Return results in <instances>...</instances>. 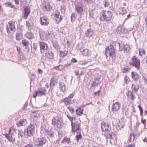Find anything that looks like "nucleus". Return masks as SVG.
I'll return each mask as SVG.
<instances>
[{"label":"nucleus","instance_id":"obj_1","mask_svg":"<svg viewBox=\"0 0 147 147\" xmlns=\"http://www.w3.org/2000/svg\"><path fill=\"white\" fill-rule=\"evenodd\" d=\"M41 131L48 138H52L54 136V133L51 130H49L48 127L45 125H42L41 127Z\"/></svg>","mask_w":147,"mask_h":147},{"label":"nucleus","instance_id":"obj_2","mask_svg":"<svg viewBox=\"0 0 147 147\" xmlns=\"http://www.w3.org/2000/svg\"><path fill=\"white\" fill-rule=\"evenodd\" d=\"M100 15V20L103 21L110 20L112 16V13L110 11H102Z\"/></svg>","mask_w":147,"mask_h":147},{"label":"nucleus","instance_id":"obj_3","mask_svg":"<svg viewBox=\"0 0 147 147\" xmlns=\"http://www.w3.org/2000/svg\"><path fill=\"white\" fill-rule=\"evenodd\" d=\"M35 127L33 124H30L24 130L25 135L28 136H32L35 132Z\"/></svg>","mask_w":147,"mask_h":147},{"label":"nucleus","instance_id":"obj_4","mask_svg":"<svg viewBox=\"0 0 147 147\" xmlns=\"http://www.w3.org/2000/svg\"><path fill=\"white\" fill-rule=\"evenodd\" d=\"M52 124L53 125L56 126L57 127L61 129L63 125L61 119L58 116L53 118L52 121Z\"/></svg>","mask_w":147,"mask_h":147},{"label":"nucleus","instance_id":"obj_5","mask_svg":"<svg viewBox=\"0 0 147 147\" xmlns=\"http://www.w3.org/2000/svg\"><path fill=\"white\" fill-rule=\"evenodd\" d=\"M115 53V50L113 46L110 45L106 47L105 52V55L106 57L110 56L112 57L114 56Z\"/></svg>","mask_w":147,"mask_h":147},{"label":"nucleus","instance_id":"obj_6","mask_svg":"<svg viewBox=\"0 0 147 147\" xmlns=\"http://www.w3.org/2000/svg\"><path fill=\"white\" fill-rule=\"evenodd\" d=\"M15 28V23L12 21H10L6 26V30L7 33L9 34L14 31Z\"/></svg>","mask_w":147,"mask_h":147},{"label":"nucleus","instance_id":"obj_7","mask_svg":"<svg viewBox=\"0 0 147 147\" xmlns=\"http://www.w3.org/2000/svg\"><path fill=\"white\" fill-rule=\"evenodd\" d=\"M71 131L73 132L79 131L80 130V124L78 122H71Z\"/></svg>","mask_w":147,"mask_h":147},{"label":"nucleus","instance_id":"obj_8","mask_svg":"<svg viewBox=\"0 0 147 147\" xmlns=\"http://www.w3.org/2000/svg\"><path fill=\"white\" fill-rule=\"evenodd\" d=\"M132 61L131 62L130 64L133 65L139 69L140 67V60L135 57H134L132 59Z\"/></svg>","mask_w":147,"mask_h":147},{"label":"nucleus","instance_id":"obj_9","mask_svg":"<svg viewBox=\"0 0 147 147\" xmlns=\"http://www.w3.org/2000/svg\"><path fill=\"white\" fill-rule=\"evenodd\" d=\"M59 12L58 10L55 11L54 13L53 14L55 20L56 22L59 24L61 21L62 19L61 16L59 15Z\"/></svg>","mask_w":147,"mask_h":147},{"label":"nucleus","instance_id":"obj_10","mask_svg":"<svg viewBox=\"0 0 147 147\" xmlns=\"http://www.w3.org/2000/svg\"><path fill=\"white\" fill-rule=\"evenodd\" d=\"M47 139L43 137L38 138L36 142V144L38 147L42 146L47 142Z\"/></svg>","mask_w":147,"mask_h":147},{"label":"nucleus","instance_id":"obj_11","mask_svg":"<svg viewBox=\"0 0 147 147\" xmlns=\"http://www.w3.org/2000/svg\"><path fill=\"white\" fill-rule=\"evenodd\" d=\"M42 8L43 10L48 11L51 9L52 6L49 2H46L42 5Z\"/></svg>","mask_w":147,"mask_h":147},{"label":"nucleus","instance_id":"obj_12","mask_svg":"<svg viewBox=\"0 0 147 147\" xmlns=\"http://www.w3.org/2000/svg\"><path fill=\"white\" fill-rule=\"evenodd\" d=\"M40 22L42 25L47 26L49 24L48 19L45 16L41 17L40 18Z\"/></svg>","mask_w":147,"mask_h":147},{"label":"nucleus","instance_id":"obj_13","mask_svg":"<svg viewBox=\"0 0 147 147\" xmlns=\"http://www.w3.org/2000/svg\"><path fill=\"white\" fill-rule=\"evenodd\" d=\"M99 78H95L94 79H91L89 82V85L90 87L96 86L99 82Z\"/></svg>","mask_w":147,"mask_h":147},{"label":"nucleus","instance_id":"obj_14","mask_svg":"<svg viewBox=\"0 0 147 147\" xmlns=\"http://www.w3.org/2000/svg\"><path fill=\"white\" fill-rule=\"evenodd\" d=\"M120 104L118 102L113 104L111 107L112 111H118L120 108Z\"/></svg>","mask_w":147,"mask_h":147},{"label":"nucleus","instance_id":"obj_15","mask_svg":"<svg viewBox=\"0 0 147 147\" xmlns=\"http://www.w3.org/2000/svg\"><path fill=\"white\" fill-rule=\"evenodd\" d=\"M102 130L104 131H107L111 129V127L107 123H102L101 125Z\"/></svg>","mask_w":147,"mask_h":147},{"label":"nucleus","instance_id":"obj_16","mask_svg":"<svg viewBox=\"0 0 147 147\" xmlns=\"http://www.w3.org/2000/svg\"><path fill=\"white\" fill-rule=\"evenodd\" d=\"M24 18L26 19L30 12V9L29 7L27 6H25L24 7Z\"/></svg>","mask_w":147,"mask_h":147},{"label":"nucleus","instance_id":"obj_17","mask_svg":"<svg viewBox=\"0 0 147 147\" xmlns=\"http://www.w3.org/2000/svg\"><path fill=\"white\" fill-rule=\"evenodd\" d=\"M116 31L117 33L120 34L126 33L128 32L127 30L123 27H118L117 28Z\"/></svg>","mask_w":147,"mask_h":147},{"label":"nucleus","instance_id":"obj_18","mask_svg":"<svg viewBox=\"0 0 147 147\" xmlns=\"http://www.w3.org/2000/svg\"><path fill=\"white\" fill-rule=\"evenodd\" d=\"M85 35L86 37H90L95 35L94 32L91 29H88L85 32Z\"/></svg>","mask_w":147,"mask_h":147},{"label":"nucleus","instance_id":"obj_19","mask_svg":"<svg viewBox=\"0 0 147 147\" xmlns=\"http://www.w3.org/2000/svg\"><path fill=\"white\" fill-rule=\"evenodd\" d=\"M80 51L84 56H88L90 55V53L88 50L86 49L81 48L80 49Z\"/></svg>","mask_w":147,"mask_h":147},{"label":"nucleus","instance_id":"obj_20","mask_svg":"<svg viewBox=\"0 0 147 147\" xmlns=\"http://www.w3.org/2000/svg\"><path fill=\"white\" fill-rule=\"evenodd\" d=\"M118 44L120 51L123 50L124 51V53H127L129 51L130 49V47L128 45H123L122 48V49H121V47H120V44L119 43Z\"/></svg>","mask_w":147,"mask_h":147},{"label":"nucleus","instance_id":"obj_21","mask_svg":"<svg viewBox=\"0 0 147 147\" xmlns=\"http://www.w3.org/2000/svg\"><path fill=\"white\" fill-rule=\"evenodd\" d=\"M39 45L40 46V49L41 50H47L48 48V46L47 44L44 42H39Z\"/></svg>","mask_w":147,"mask_h":147},{"label":"nucleus","instance_id":"obj_22","mask_svg":"<svg viewBox=\"0 0 147 147\" xmlns=\"http://www.w3.org/2000/svg\"><path fill=\"white\" fill-rule=\"evenodd\" d=\"M61 102H64V104L66 105H70L71 103V99L69 98V97H66L63 99L61 101Z\"/></svg>","mask_w":147,"mask_h":147},{"label":"nucleus","instance_id":"obj_23","mask_svg":"<svg viewBox=\"0 0 147 147\" xmlns=\"http://www.w3.org/2000/svg\"><path fill=\"white\" fill-rule=\"evenodd\" d=\"M31 117L34 120H37L39 118L40 115L36 112H32L30 113Z\"/></svg>","mask_w":147,"mask_h":147},{"label":"nucleus","instance_id":"obj_24","mask_svg":"<svg viewBox=\"0 0 147 147\" xmlns=\"http://www.w3.org/2000/svg\"><path fill=\"white\" fill-rule=\"evenodd\" d=\"M27 123V121L26 119H23L20 120L17 123V125L18 126H25Z\"/></svg>","mask_w":147,"mask_h":147},{"label":"nucleus","instance_id":"obj_25","mask_svg":"<svg viewBox=\"0 0 147 147\" xmlns=\"http://www.w3.org/2000/svg\"><path fill=\"white\" fill-rule=\"evenodd\" d=\"M5 137L9 141L13 142L15 141V138L14 135L9 134H6Z\"/></svg>","mask_w":147,"mask_h":147},{"label":"nucleus","instance_id":"obj_26","mask_svg":"<svg viewBox=\"0 0 147 147\" xmlns=\"http://www.w3.org/2000/svg\"><path fill=\"white\" fill-rule=\"evenodd\" d=\"M84 107V106H83V107L81 106L76 109V112L78 115L79 116L82 115L83 114V112L84 111L83 107Z\"/></svg>","mask_w":147,"mask_h":147},{"label":"nucleus","instance_id":"obj_27","mask_svg":"<svg viewBox=\"0 0 147 147\" xmlns=\"http://www.w3.org/2000/svg\"><path fill=\"white\" fill-rule=\"evenodd\" d=\"M37 91L38 96H41L43 95L45 96L46 90L44 88H40Z\"/></svg>","mask_w":147,"mask_h":147},{"label":"nucleus","instance_id":"obj_28","mask_svg":"<svg viewBox=\"0 0 147 147\" xmlns=\"http://www.w3.org/2000/svg\"><path fill=\"white\" fill-rule=\"evenodd\" d=\"M76 10L80 14H82L83 12L82 7L79 5H76Z\"/></svg>","mask_w":147,"mask_h":147},{"label":"nucleus","instance_id":"obj_29","mask_svg":"<svg viewBox=\"0 0 147 147\" xmlns=\"http://www.w3.org/2000/svg\"><path fill=\"white\" fill-rule=\"evenodd\" d=\"M126 95L128 98L131 99L132 100H134L135 98V97L133 93L131 91H128Z\"/></svg>","mask_w":147,"mask_h":147},{"label":"nucleus","instance_id":"obj_30","mask_svg":"<svg viewBox=\"0 0 147 147\" xmlns=\"http://www.w3.org/2000/svg\"><path fill=\"white\" fill-rule=\"evenodd\" d=\"M46 56L49 59H52L54 57L53 53L51 51H49L45 54Z\"/></svg>","mask_w":147,"mask_h":147},{"label":"nucleus","instance_id":"obj_31","mask_svg":"<svg viewBox=\"0 0 147 147\" xmlns=\"http://www.w3.org/2000/svg\"><path fill=\"white\" fill-rule=\"evenodd\" d=\"M119 13L123 15V14L126 13L127 11V10L125 9L124 7H122L120 8L119 9Z\"/></svg>","mask_w":147,"mask_h":147},{"label":"nucleus","instance_id":"obj_32","mask_svg":"<svg viewBox=\"0 0 147 147\" xmlns=\"http://www.w3.org/2000/svg\"><path fill=\"white\" fill-rule=\"evenodd\" d=\"M131 76L133 79L135 80H137L138 79V76L136 72H132Z\"/></svg>","mask_w":147,"mask_h":147},{"label":"nucleus","instance_id":"obj_33","mask_svg":"<svg viewBox=\"0 0 147 147\" xmlns=\"http://www.w3.org/2000/svg\"><path fill=\"white\" fill-rule=\"evenodd\" d=\"M59 88L60 90L62 91L63 92L65 90V86L64 84L62 82H60L59 84Z\"/></svg>","mask_w":147,"mask_h":147},{"label":"nucleus","instance_id":"obj_34","mask_svg":"<svg viewBox=\"0 0 147 147\" xmlns=\"http://www.w3.org/2000/svg\"><path fill=\"white\" fill-rule=\"evenodd\" d=\"M5 5L6 7H9L13 9H15L16 7L14 5H12V3L10 2H6L5 3Z\"/></svg>","mask_w":147,"mask_h":147},{"label":"nucleus","instance_id":"obj_35","mask_svg":"<svg viewBox=\"0 0 147 147\" xmlns=\"http://www.w3.org/2000/svg\"><path fill=\"white\" fill-rule=\"evenodd\" d=\"M131 89L133 91L136 92L139 89V86L136 84H133L131 86Z\"/></svg>","mask_w":147,"mask_h":147},{"label":"nucleus","instance_id":"obj_36","mask_svg":"<svg viewBox=\"0 0 147 147\" xmlns=\"http://www.w3.org/2000/svg\"><path fill=\"white\" fill-rule=\"evenodd\" d=\"M16 129L13 127H11L9 131V134L14 135L15 133Z\"/></svg>","mask_w":147,"mask_h":147},{"label":"nucleus","instance_id":"obj_37","mask_svg":"<svg viewBox=\"0 0 147 147\" xmlns=\"http://www.w3.org/2000/svg\"><path fill=\"white\" fill-rule=\"evenodd\" d=\"M26 37L29 39H32L34 38L33 33L30 32H28L26 34Z\"/></svg>","mask_w":147,"mask_h":147},{"label":"nucleus","instance_id":"obj_38","mask_svg":"<svg viewBox=\"0 0 147 147\" xmlns=\"http://www.w3.org/2000/svg\"><path fill=\"white\" fill-rule=\"evenodd\" d=\"M65 67V66L63 65H60L55 67V69L56 70H58L61 71L64 69Z\"/></svg>","mask_w":147,"mask_h":147},{"label":"nucleus","instance_id":"obj_39","mask_svg":"<svg viewBox=\"0 0 147 147\" xmlns=\"http://www.w3.org/2000/svg\"><path fill=\"white\" fill-rule=\"evenodd\" d=\"M40 38L43 40H45L47 38H49V36L47 35V34H40Z\"/></svg>","mask_w":147,"mask_h":147},{"label":"nucleus","instance_id":"obj_40","mask_svg":"<svg viewBox=\"0 0 147 147\" xmlns=\"http://www.w3.org/2000/svg\"><path fill=\"white\" fill-rule=\"evenodd\" d=\"M109 138H110L111 139L115 140V134L114 133H110L108 136Z\"/></svg>","mask_w":147,"mask_h":147},{"label":"nucleus","instance_id":"obj_41","mask_svg":"<svg viewBox=\"0 0 147 147\" xmlns=\"http://www.w3.org/2000/svg\"><path fill=\"white\" fill-rule=\"evenodd\" d=\"M60 56L61 57H63L67 55V52L66 51H59Z\"/></svg>","mask_w":147,"mask_h":147},{"label":"nucleus","instance_id":"obj_42","mask_svg":"<svg viewBox=\"0 0 147 147\" xmlns=\"http://www.w3.org/2000/svg\"><path fill=\"white\" fill-rule=\"evenodd\" d=\"M16 38L17 40H20L22 38V34L20 33H17L16 35Z\"/></svg>","mask_w":147,"mask_h":147},{"label":"nucleus","instance_id":"obj_43","mask_svg":"<svg viewBox=\"0 0 147 147\" xmlns=\"http://www.w3.org/2000/svg\"><path fill=\"white\" fill-rule=\"evenodd\" d=\"M97 14L96 12H94L93 10H91L89 11V15L90 16L91 18H93L94 15L96 16Z\"/></svg>","mask_w":147,"mask_h":147},{"label":"nucleus","instance_id":"obj_44","mask_svg":"<svg viewBox=\"0 0 147 147\" xmlns=\"http://www.w3.org/2000/svg\"><path fill=\"white\" fill-rule=\"evenodd\" d=\"M139 54L140 56H142L143 55H145V51L142 49H139Z\"/></svg>","mask_w":147,"mask_h":147},{"label":"nucleus","instance_id":"obj_45","mask_svg":"<svg viewBox=\"0 0 147 147\" xmlns=\"http://www.w3.org/2000/svg\"><path fill=\"white\" fill-rule=\"evenodd\" d=\"M62 142H64L65 143L69 144L70 142V139L69 138H65L63 139Z\"/></svg>","mask_w":147,"mask_h":147},{"label":"nucleus","instance_id":"obj_46","mask_svg":"<svg viewBox=\"0 0 147 147\" xmlns=\"http://www.w3.org/2000/svg\"><path fill=\"white\" fill-rule=\"evenodd\" d=\"M135 138V135L134 134H131L129 137V142L134 141Z\"/></svg>","mask_w":147,"mask_h":147},{"label":"nucleus","instance_id":"obj_47","mask_svg":"<svg viewBox=\"0 0 147 147\" xmlns=\"http://www.w3.org/2000/svg\"><path fill=\"white\" fill-rule=\"evenodd\" d=\"M88 4H92L94 3L95 0H84Z\"/></svg>","mask_w":147,"mask_h":147},{"label":"nucleus","instance_id":"obj_48","mask_svg":"<svg viewBox=\"0 0 147 147\" xmlns=\"http://www.w3.org/2000/svg\"><path fill=\"white\" fill-rule=\"evenodd\" d=\"M142 82H144L145 84H147V79L146 78L144 75H142Z\"/></svg>","mask_w":147,"mask_h":147},{"label":"nucleus","instance_id":"obj_49","mask_svg":"<svg viewBox=\"0 0 147 147\" xmlns=\"http://www.w3.org/2000/svg\"><path fill=\"white\" fill-rule=\"evenodd\" d=\"M53 47L56 49H59L60 48L59 46L58 43L57 42L53 43Z\"/></svg>","mask_w":147,"mask_h":147},{"label":"nucleus","instance_id":"obj_50","mask_svg":"<svg viewBox=\"0 0 147 147\" xmlns=\"http://www.w3.org/2000/svg\"><path fill=\"white\" fill-rule=\"evenodd\" d=\"M124 81L125 83L127 84L129 81V78L127 76H125L124 77Z\"/></svg>","mask_w":147,"mask_h":147},{"label":"nucleus","instance_id":"obj_51","mask_svg":"<svg viewBox=\"0 0 147 147\" xmlns=\"http://www.w3.org/2000/svg\"><path fill=\"white\" fill-rule=\"evenodd\" d=\"M25 134L24 132L22 131H19L18 136L22 137Z\"/></svg>","mask_w":147,"mask_h":147},{"label":"nucleus","instance_id":"obj_52","mask_svg":"<svg viewBox=\"0 0 147 147\" xmlns=\"http://www.w3.org/2000/svg\"><path fill=\"white\" fill-rule=\"evenodd\" d=\"M22 43L23 45L26 46L28 45V42L26 40H23L22 41Z\"/></svg>","mask_w":147,"mask_h":147},{"label":"nucleus","instance_id":"obj_53","mask_svg":"<svg viewBox=\"0 0 147 147\" xmlns=\"http://www.w3.org/2000/svg\"><path fill=\"white\" fill-rule=\"evenodd\" d=\"M117 125L118 127V128H119V129H120L121 128H122L123 127V124L121 123L120 121L118 123Z\"/></svg>","mask_w":147,"mask_h":147},{"label":"nucleus","instance_id":"obj_54","mask_svg":"<svg viewBox=\"0 0 147 147\" xmlns=\"http://www.w3.org/2000/svg\"><path fill=\"white\" fill-rule=\"evenodd\" d=\"M26 26L28 27V29L31 30V27L30 24L29 22L28 21L26 22Z\"/></svg>","mask_w":147,"mask_h":147},{"label":"nucleus","instance_id":"obj_55","mask_svg":"<svg viewBox=\"0 0 147 147\" xmlns=\"http://www.w3.org/2000/svg\"><path fill=\"white\" fill-rule=\"evenodd\" d=\"M67 117H68L69 119L70 120L71 122H73L72 121L74 120H76V118L74 117H71L68 115L67 116Z\"/></svg>","mask_w":147,"mask_h":147},{"label":"nucleus","instance_id":"obj_56","mask_svg":"<svg viewBox=\"0 0 147 147\" xmlns=\"http://www.w3.org/2000/svg\"><path fill=\"white\" fill-rule=\"evenodd\" d=\"M88 62H85L82 63L81 64H80V65H82L83 67H85L88 66V65H87Z\"/></svg>","mask_w":147,"mask_h":147},{"label":"nucleus","instance_id":"obj_57","mask_svg":"<svg viewBox=\"0 0 147 147\" xmlns=\"http://www.w3.org/2000/svg\"><path fill=\"white\" fill-rule=\"evenodd\" d=\"M33 49L34 50V52H35L36 50L37 44V43H33Z\"/></svg>","mask_w":147,"mask_h":147},{"label":"nucleus","instance_id":"obj_58","mask_svg":"<svg viewBox=\"0 0 147 147\" xmlns=\"http://www.w3.org/2000/svg\"><path fill=\"white\" fill-rule=\"evenodd\" d=\"M76 17V16L75 15V14L74 13H72L71 17V21H72L73 20H74Z\"/></svg>","mask_w":147,"mask_h":147},{"label":"nucleus","instance_id":"obj_59","mask_svg":"<svg viewBox=\"0 0 147 147\" xmlns=\"http://www.w3.org/2000/svg\"><path fill=\"white\" fill-rule=\"evenodd\" d=\"M138 107L139 108V110L140 111V115H141L143 114V109L141 107L140 105L138 106Z\"/></svg>","mask_w":147,"mask_h":147},{"label":"nucleus","instance_id":"obj_60","mask_svg":"<svg viewBox=\"0 0 147 147\" xmlns=\"http://www.w3.org/2000/svg\"><path fill=\"white\" fill-rule=\"evenodd\" d=\"M67 108L72 113H74L75 111L73 109L69 107H68Z\"/></svg>","mask_w":147,"mask_h":147},{"label":"nucleus","instance_id":"obj_61","mask_svg":"<svg viewBox=\"0 0 147 147\" xmlns=\"http://www.w3.org/2000/svg\"><path fill=\"white\" fill-rule=\"evenodd\" d=\"M129 69V68H123L122 70V72L123 73H125Z\"/></svg>","mask_w":147,"mask_h":147},{"label":"nucleus","instance_id":"obj_62","mask_svg":"<svg viewBox=\"0 0 147 147\" xmlns=\"http://www.w3.org/2000/svg\"><path fill=\"white\" fill-rule=\"evenodd\" d=\"M76 138L77 141H78L79 139L81 138V135L80 134H79L78 135L76 136Z\"/></svg>","mask_w":147,"mask_h":147},{"label":"nucleus","instance_id":"obj_63","mask_svg":"<svg viewBox=\"0 0 147 147\" xmlns=\"http://www.w3.org/2000/svg\"><path fill=\"white\" fill-rule=\"evenodd\" d=\"M146 122V121L145 119L143 120L142 119L141 122L143 124L144 127H146V124H145Z\"/></svg>","mask_w":147,"mask_h":147},{"label":"nucleus","instance_id":"obj_64","mask_svg":"<svg viewBox=\"0 0 147 147\" xmlns=\"http://www.w3.org/2000/svg\"><path fill=\"white\" fill-rule=\"evenodd\" d=\"M74 95V93H72L70 94L67 97H69V98L71 99V98H72L73 97Z\"/></svg>","mask_w":147,"mask_h":147}]
</instances>
